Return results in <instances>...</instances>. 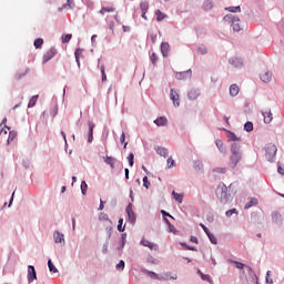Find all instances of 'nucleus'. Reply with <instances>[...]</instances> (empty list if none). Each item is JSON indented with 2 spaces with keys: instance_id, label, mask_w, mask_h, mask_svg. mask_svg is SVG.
I'll list each match as a JSON object with an SVG mask.
<instances>
[{
  "instance_id": "1",
  "label": "nucleus",
  "mask_w": 284,
  "mask_h": 284,
  "mask_svg": "<svg viewBox=\"0 0 284 284\" xmlns=\"http://www.w3.org/2000/svg\"><path fill=\"white\" fill-rule=\"evenodd\" d=\"M243 159V152H241V144L234 142L231 145V156L229 159V166L234 170Z\"/></svg>"
},
{
  "instance_id": "2",
  "label": "nucleus",
  "mask_w": 284,
  "mask_h": 284,
  "mask_svg": "<svg viewBox=\"0 0 284 284\" xmlns=\"http://www.w3.org/2000/svg\"><path fill=\"white\" fill-rule=\"evenodd\" d=\"M230 190H232V184L227 186L225 183H220L215 190L216 199L223 204L230 203Z\"/></svg>"
},
{
  "instance_id": "3",
  "label": "nucleus",
  "mask_w": 284,
  "mask_h": 284,
  "mask_svg": "<svg viewBox=\"0 0 284 284\" xmlns=\"http://www.w3.org/2000/svg\"><path fill=\"white\" fill-rule=\"evenodd\" d=\"M224 21L231 23L234 32H241V20L233 14H227L224 17Z\"/></svg>"
},
{
  "instance_id": "4",
  "label": "nucleus",
  "mask_w": 284,
  "mask_h": 284,
  "mask_svg": "<svg viewBox=\"0 0 284 284\" xmlns=\"http://www.w3.org/2000/svg\"><path fill=\"white\" fill-rule=\"evenodd\" d=\"M265 152L266 159L268 161H274V159H276V152H278V149L274 144L270 143L266 145Z\"/></svg>"
},
{
  "instance_id": "5",
  "label": "nucleus",
  "mask_w": 284,
  "mask_h": 284,
  "mask_svg": "<svg viewBox=\"0 0 284 284\" xmlns=\"http://www.w3.org/2000/svg\"><path fill=\"white\" fill-rule=\"evenodd\" d=\"M144 274H146V276H150V278H155L158 281H170L171 278H176V277H170L169 274H165L164 277H160L156 273L152 272V271H144Z\"/></svg>"
},
{
  "instance_id": "6",
  "label": "nucleus",
  "mask_w": 284,
  "mask_h": 284,
  "mask_svg": "<svg viewBox=\"0 0 284 284\" xmlns=\"http://www.w3.org/2000/svg\"><path fill=\"white\" fill-rule=\"evenodd\" d=\"M170 99H171V101H173V105L175 108H179L181 105V99H180L179 92L176 90L171 89Z\"/></svg>"
},
{
  "instance_id": "7",
  "label": "nucleus",
  "mask_w": 284,
  "mask_h": 284,
  "mask_svg": "<svg viewBox=\"0 0 284 284\" xmlns=\"http://www.w3.org/2000/svg\"><path fill=\"white\" fill-rule=\"evenodd\" d=\"M175 79H178V81H185L186 79H192V70L189 69L184 72H175Z\"/></svg>"
},
{
  "instance_id": "8",
  "label": "nucleus",
  "mask_w": 284,
  "mask_h": 284,
  "mask_svg": "<svg viewBox=\"0 0 284 284\" xmlns=\"http://www.w3.org/2000/svg\"><path fill=\"white\" fill-rule=\"evenodd\" d=\"M126 214H128V219H129V222L134 225L136 223V214L134 213V210H132V205L129 204L126 206Z\"/></svg>"
},
{
  "instance_id": "9",
  "label": "nucleus",
  "mask_w": 284,
  "mask_h": 284,
  "mask_svg": "<svg viewBox=\"0 0 284 284\" xmlns=\"http://www.w3.org/2000/svg\"><path fill=\"white\" fill-rule=\"evenodd\" d=\"M54 57H57V49L54 48L49 49L43 55V63H48V61H50L51 59H54Z\"/></svg>"
},
{
  "instance_id": "10",
  "label": "nucleus",
  "mask_w": 284,
  "mask_h": 284,
  "mask_svg": "<svg viewBox=\"0 0 284 284\" xmlns=\"http://www.w3.org/2000/svg\"><path fill=\"white\" fill-rule=\"evenodd\" d=\"M37 281V271L32 265L28 266V283Z\"/></svg>"
},
{
  "instance_id": "11",
  "label": "nucleus",
  "mask_w": 284,
  "mask_h": 284,
  "mask_svg": "<svg viewBox=\"0 0 284 284\" xmlns=\"http://www.w3.org/2000/svg\"><path fill=\"white\" fill-rule=\"evenodd\" d=\"M201 97V91L199 89H191L187 93L190 101H196Z\"/></svg>"
},
{
  "instance_id": "12",
  "label": "nucleus",
  "mask_w": 284,
  "mask_h": 284,
  "mask_svg": "<svg viewBox=\"0 0 284 284\" xmlns=\"http://www.w3.org/2000/svg\"><path fill=\"white\" fill-rule=\"evenodd\" d=\"M260 78L263 83H270L272 81V73L267 70H264L261 72Z\"/></svg>"
},
{
  "instance_id": "13",
  "label": "nucleus",
  "mask_w": 284,
  "mask_h": 284,
  "mask_svg": "<svg viewBox=\"0 0 284 284\" xmlns=\"http://www.w3.org/2000/svg\"><path fill=\"white\" fill-rule=\"evenodd\" d=\"M9 133H10V128H8V125L0 128V141H8Z\"/></svg>"
},
{
  "instance_id": "14",
  "label": "nucleus",
  "mask_w": 284,
  "mask_h": 284,
  "mask_svg": "<svg viewBox=\"0 0 284 284\" xmlns=\"http://www.w3.org/2000/svg\"><path fill=\"white\" fill-rule=\"evenodd\" d=\"M141 245H143L144 247H149V250H159V245H156L145 239H142Z\"/></svg>"
},
{
  "instance_id": "15",
  "label": "nucleus",
  "mask_w": 284,
  "mask_h": 284,
  "mask_svg": "<svg viewBox=\"0 0 284 284\" xmlns=\"http://www.w3.org/2000/svg\"><path fill=\"white\" fill-rule=\"evenodd\" d=\"M263 116H264V123H272L274 116L272 114V111L267 110L262 112Z\"/></svg>"
},
{
  "instance_id": "16",
  "label": "nucleus",
  "mask_w": 284,
  "mask_h": 284,
  "mask_svg": "<svg viewBox=\"0 0 284 284\" xmlns=\"http://www.w3.org/2000/svg\"><path fill=\"white\" fill-rule=\"evenodd\" d=\"M154 123H155V125H158V126H165V125H168V118H165V116H160V118H158L156 120H154Z\"/></svg>"
},
{
  "instance_id": "17",
  "label": "nucleus",
  "mask_w": 284,
  "mask_h": 284,
  "mask_svg": "<svg viewBox=\"0 0 284 284\" xmlns=\"http://www.w3.org/2000/svg\"><path fill=\"white\" fill-rule=\"evenodd\" d=\"M215 145H216L217 150H220V152H222V154H225V152H227V149L225 148V144L223 143L222 140H216Z\"/></svg>"
},
{
  "instance_id": "18",
  "label": "nucleus",
  "mask_w": 284,
  "mask_h": 284,
  "mask_svg": "<svg viewBox=\"0 0 284 284\" xmlns=\"http://www.w3.org/2000/svg\"><path fill=\"white\" fill-rule=\"evenodd\" d=\"M81 54H83V49H75L74 57H75L78 68H81V61H80Z\"/></svg>"
},
{
  "instance_id": "19",
  "label": "nucleus",
  "mask_w": 284,
  "mask_h": 284,
  "mask_svg": "<svg viewBox=\"0 0 284 284\" xmlns=\"http://www.w3.org/2000/svg\"><path fill=\"white\" fill-rule=\"evenodd\" d=\"M161 52L163 54V57H166L170 52V43L168 42H162L161 44Z\"/></svg>"
},
{
  "instance_id": "20",
  "label": "nucleus",
  "mask_w": 284,
  "mask_h": 284,
  "mask_svg": "<svg viewBox=\"0 0 284 284\" xmlns=\"http://www.w3.org/2000/svg\"><path fill=\"white\" fill-rule=\"evenodd\" d=\"M93 134H94V123L89 122V138H88L89 143H92V140L94 139Z\"/></svg>"
},
{
  "instance_id": "21",
  "label": "nucleus",
  "mask_w": 284,
  "mask_h": 284,
  "mask_svg": "<svg viewBox=\"0 0 284 284\" xmlns=\"http://www.w3.org/2000/svg\"><path fill=\"white\" fill-rule=\"evenodd\" d=\"M156 21H165L168 14L163 13L161 10L155 11Z\"/></svg>"
},
{
  "instance_id": "22",
  "label": "nucleus",
  "mask_w": 284,
  "mask_h": 284,
  "mask_svg": "<svg viewBox=\"0 0 284 284\" xmlns=\"http://www.w3.org/2000/svg\"><path fill=\"white\" fill-rule=\"evenodd\" d=\"M63 234L61 233V232H55L54 234H53V239H54V242L55 243H63V241H64V239H63Z\"/></svg>"
},
{
  "instance_id": "23",
  "label": "nucleus",
  "mask_w": 284,
  "mask_h": 284,
  "mask_svg": "<svg viewBox=\"0 0 284 284\" xmlns=\"http://www.w3.org/2000/svg\"><path fill=\"white\" fill-rule=\"evenodd\" d=\"M240 92L239 85L237 84H232L230 87V94L231 97H236Z\"/></svg>"
},
{
  "instance_id": "24",
  "label": "nucleus",
  "mask_w": 284,
  "mask_h": 284,
  "mask_svg": "<svg viewBox=\"0 0 284 284\" xmlns=\"http://www.w3.org/2000/svg\"><path fill=\"white\" fill-rule=\"evenodd\" d=\"M104 163H106V165H110V168H112V170H114V163H116V159H114L112 156H106L104 160Z\"/></svg>"
},
{
  "instance_id": "25",
  "label": "nucleus",
  "mask_w": 284,
  "mask_h": 284,
  "mask_svg": "<svg viewBox=\"0 0 284 284\" xmlns=\"http://www.w3.org/2000/svg\"><path fill=\"white\" fill-rule=\"evenodd\" d=\"M156 153H158L160 156H163L164 159L168 158V154H169L168 149L162 148V146H159V148L156 149Z\"/></svg>"
},
{
  "instance_id": "26",
  "label": "nucleus",
  "mask_w": 284,
  "mask_h": 284,
  "mask_svg": "<svg viewBox=\"0 0 284 284\" xmlns=\"http://www.w3.org/2000/svg\"><path fill=\"white\" fill-rule=\"evenodd\" d=\"M14 139H17V132H14V131H9V135H8V138H7V143H8V145H10V142H11V141H14Z\"/></svg>"
},
{
  "instance_id": "27",
  "label": "nucleus",
  "mask_w": 284,
  "mask_h": 284,
  "mask_svg": "<svg viewBox=\"0 0 284 284\" xmlns=\"http://www.w3.org/2000/svg\"><path fill=\"white\" fill-rule=\"evenodd\" d=\"M48 267H49V272H52L53 274H57V272H59L57 266H54V264L52 263V260L48 261Z\"/></svg>"
},
{
  "instance_id": "28",
  "label": "nucleus",
  "mask_w": 284,
  "mask_h": 284,
  "mask_svg": "<svg viewBox=\"0 0 284 284\" xmlns=\"http://www.w3.org/2000/svg\"><path fill=\"white\" fill-rule=\"evenodd\" d=\"M213 172H215V174H227V168L217 166L213 169Z\"/></svg>"
},
{
  "instance_id": "29",
  "label": "nucleus",
  "mask_w": 284,
  "mask_h": 284,
  "mask_svg": "<svg viewBox=\"0 0 284 284\" xmlns=\"http://www.w3.org/2000/svg\"><path fill=\"white\" fill-rule=\"evenodd\" d=\"M37 101H39V95H33L28 104V108H34V105H37Z\"/></svg>"
},
{
  "instance_id": "30",
  "label": "nucleus",
  "mask_w": 284,
  "mask_h": 284,
  "mask_svg": "<svg viewBox=\"0 0 284 284\" xmlns=\"http://www.w3.org/2000/svg\"><path fill=\"white\" fill-rule=\"evenodd\" d=\"M172 195H173V199L175 201H178V203H183V195L182 194H179V193H176V191H173Z\"/></svg>"
},
{
  "instance_id": "31",
  "label": "nucleus",
  "mask_w": 284,
  "mask_h": 284,
  "mask_svg": "<svg viewBox=\"0 0 284 284\" xmlns=\"http://www.w3.org/2000/svg\"><path fill=\"white\" fill-rule=\"evenodd\" d=\"M237 270H243V267H245L247 270V272H252V267L246 266L245 264L241 263V262H234Z\"/></svg>"
},
{
  "instance_id": "32",
  "label": "nucleus",
  "mask_w": 284,
  "mask_h": 284,
  "mask_svg": "<svg viewBox=\"0 0 284 284\" xmlns=\"http://www.w3.org/2000/svg\"><path fill=\"white\" fill-rule=\"evenodd\" d=\"M252 205H258V200L253 199L251 200L248 203L245 204V210H250V207H252Z\"/></svg>"
},
{
  "instance_id": "33",
  "label": "nucleus",
  "mask_w": 284,
  "mask_h": 284,
  "mask_svg": "<svg viewBox=\"0 0 284 284\" xmlns=\"http://www.w3.org/2000/svg\"><path fill=\"white\" fill-rule=\"evenodd\" d=\"M33 45L37 50H39V48H41V45H43V39H41V38L36 39L33 42Z\"/></svg>"
},
{
  "instance_id": "34",
  "label": "nucleus",
  "mask_w": 284,
  "mask_h": 284,
  "mask_svg": "<svg viewBox=\"0 0 284 284\" xmlns=\"http://www.w3.org/2000/svg\"><path fill=\"white\" fill-rule=\"evenodd\" d=\"M105 12H114V8L113 7H103L100 10V14H105Z\"/></svg>"
},
{
  "instance_id": "35",
  "label": "nucleus",
  "mask_w": 284,
  "mask_h": 284,
  "mask_svg": "<svg viewBox=\"0 0 284 284\" xmlns=\"http://www.w3.org/2000/svg\"><path fill=\"white\" fill-rule=\"evenodd\" d=\"M244 130H245L246 132H252V130H254V124H253L252 122H246V123L244 124Z\"/></svg>"
},
{
  "instance_id": "36",
  "label": "nucleus",
  "mask_w": 284,
  "mask_h": 284,
  "mask_svg": "<svg viewBox=\"0 0 284 284\" xmlns=\"http://www.w3.org/2000/svg\"><path fill=\"white\" fill-rule=\"evenodd\" d=\"M100 72L102 74V81H108V75L105 74V65H100Z\"/></svg>"
},
{
  "instance_id": "37",
  "label": "nucleus",
  "mask_w": 284,
  "mask_h": 284,
  "mask_svg": "<svg viewBox=\"0 0 284 284\" xmlns=\"http://www.w3.org/2000/svg\"><path fill=\"white\" fill-rule=\"evenodd\" d=\"M149 8H150V4L148 2L140 3V9L142 10V12H148Z\"/></svg>"
},
{
  "instance_id": "38",
  "label": "nucleus",
  "mask_w": 284,
  "mask_h": 284,
  "mask_svg": "<svg viewBox=\"0 0 284 284\" xmlns=\"http://www.w3.org/2000/svg\"><path fill=\"white\" fill-rule=\"evenodd\" d=\"M212 8H214V4L212 3V1H210V0H206L205 2H204V10H212Z\"/></svg>"
},
{
  "instance_id": "39",
  "label": "nucleus",
  "mask_w": 284,
  "mask_h": 284,
  "mask_svg": "<svg viewBox=\"0 0 284 284\" xmlns=\"http://www.w3.org/2000/svg\"><path fill=\"white\" fill-rule=\"evenodd\" d=\"M72 40V34L68 33L65 36H62V43H70Z\"/></svg>"
},
{
  "instance_id": "40",
  "label": "nucleus",
  "mask_w": 284,
  "mask_h": 284,
  "mask_svg": "<svg viewBox=\"0 0 284 284\" xmlns=\"http://www.w3.org/2000/svg\"><path fill=\"white\" fill-rule=\"evenodd\" d=\"M72 3H74L73 0H68L67 3L59 8V12H61V10H63L64 8H72Z\"/></svg>"
},
{
  "instance_id": "41",
  "label": "nucleus",
  "mask_w": 284,
  "mask_h": 284,
  "mask_svg": "<svg viewBox=\"0 0 284 284\" xmlns=\"http://www.w3.org/2000/svg\"><path fill=\"white\" fill-rule=\"evenodd\" d=\"M206 236H209L211 243H213V245H216L217 240L216 236H214V234H212L211 232L206 234Z\"/></svg>"
},
{
  "instance_id": "42",
  "label": "nucleus",
  "mask_w": 284,
  "mask_h": 284,
  "mask_svg": "<svg viewBox=\"0 0 284 284\" xmlns=\"http://www.w3.org/2000/svg\"><path fill=\"white\" fill-rule=\"evenodd\" d=\"M81 192L83 195H85V192H88V183H85V181L81 182Z\"/></svg>"
},
{
  "instance_id": "43",
  "label": "nucleus",
  "mask_w": 284,
  "mask_h": 284,
  "mask_svg": "<svg viewBox=\"0 0 284 284\" xmlns=\"http://www.w3.org/2000/svg\"><path fill=\"white\" fill-rule=\"evenodd\" d=\"M129 165L132 168L134 165V153H130L128 156Z\"/></svg>"
},
{
  "instance_id": "44",
  "label": "nucleus",
  "mask_w": 284,
  "mask_h": 284,
  "mask_svg": "<svg viewBox=\"0 0 284 284\" xmlns=\"http://www.w3.org/2000/svg\"><path fill=\"white\" fill-rule=\"evenodd\" d=\"M118 230L119 232H125V226H123V219L119 220Z\"/></svg>"
},
{
  "instance_id": "45",
  "label": "nucleus",
  "mask_w": 284,
  "mask_h": 284,
  "mask_svg": "<svg viewBox=\"0 0 284 284\" xmlns=\"http://www.w3.org/2000/svg\"><path fill=\"white\" fill-rule=\"evenodd\" d=\"M231 63L235 68H241V65H243V63L241 61H239V59L231 60Z\"/></svg>"
},
{
  "instance_id": "46",
  "label": "nucleus",
  "mask_w": 284,
  "mask_h": 284,
  "mask_svg": "<svg viewBox=\"0 0 284 284\" xmlns=\"http://www.w3.org/2000/svg\"><path fill=\"white\" fill-rule=\"evenodd\" d=\"M226 10H229V12H241V7H229Z\"/></svg>"
},
{
  "instance_id": "47",
  "label": "nucleus",
  "mask_w": 284,
  "mask_h": 284,
  "mask_svg": "<svg viewBox=\"0 0 284 284\" xmlns=\"http://www.w3.org/2000/svg\"><path fill=\"white\" fill-rule=\"evenodd\" d=\"M153 65H156V62L159 61V57H156V53H152L150 58Z\"/></svg>"
},
{
  "instance_id": "48",
  "label": "nucleus",
  "mask_w": 284,
  "mask_h": 284,
  "mask_svg": "<svg viewBox=\"0 0 284 284\" xmlns=\"http://www.w3.org/2000/svg\"><path fill=\"white\" fill-rule=\"evenodd\" d=\"M197 272H199L202 281H209V282L211 281L210 275L203 274L201 271H197Z\"/></svg>"
},
{
  "instance_id": "49",
  "label": "nucleus",
  "mask_w": 284,
  "mask_h": 284,
  "mask_svg": "<svg viewBox=\"0 0 284 284\" xmlns=\"http://www.w3.org/2000/svg\"><path fill=\"white\" fill-rule=\"evenodd\" d=\"M166 163H168V168H174V165H175L174 159H172V158H169L166 160Z\"/></svg>"
},
{
  "instance_id": "50",
  "label": "nucleus",
  "mask_w": 284,
  "mask_h": 284,
  "mask_svg": "<svg viewBox=\"0 0 284 284\" xmlns=\"http://www.w3.org/2000/svg\"><path fill=\"white\" fill-rule=\"evenodd\" d=\"M229 139H230V141H241V139L237 138L234 133H230Z\"/></svg>"
},
{
  "instance_id": "51",
  "label": "nucleus",
  "mask_w": 284,
  "mask_h": 284,
  "mask_svg": "<svg viewBox=\"0 0 284 284\" xmlns=\"http://www.w3.org/2000/svg\"><path fill=\"white\" fill-rule=\"evenodd\" d=\"M239 212L236 211V209H231L229 211L225 212L226 216H232V214H237Z\"/></svg>"
},
{
  "instance_id": "52",
  "label": "nucleus",
  "mask_w": 284,
  "mask_h": 284,
  "mask_svg": "<svg viewBox=\"0 0 284 284\" xmlns=\"http://www.w3.org/2000/svg\"><path fill=\"white\" fill-rule=\"evenodd\" d=\"M124 267H125V262L121 260L120 263L116 264V270H123Z\"/></svg>"
},
{
  "instance_id": "53",
  "label": "nucleus",
  "mask_w": 284,
  "mask_h": 284,
  "mask_svg": "<svg viewBox=\"0 0 284 284\" xmlns=\"http://www.w3.org/2000/svg\"><path fill=\"white\" fill-rule=\"evenodd\" d=\"M143 185L146 187V190L150 187V181L148 180V176L143 178Z\"/></svg>"
},
{
  "instance_id": "54",
  "label": "nucleus",
  "mask_w": 284,
  "mask_h": 284,
  "mask_svg": "<svg viewBox=\"0 0 284 284\" xmlns=\"http://www.w3.org/2000/svg\"><path fill=\"white\" fill-rule=\"evenodd\" d=\"M200 227H202V230L205 232V234H210V229H207V226H205V224L201 223Z\"/></svg>"
},
{
  "instance_id": "55",
  "label": "nucleus",
  "mask_w": 284,
  "mask_h": 284,
  "mask_svg": "<svg viewBox=\"0 0 284 284\" xmlns=\"http://www.w3.org/2000/svg\"><path fill=\"white\" fill-rule=\"evenodd\" d=\"M120 142L125 143V132H122V134L120 136Z\"/></svg>"
},
{
  "instance_id": "56",
  "label": "nucleus",
  "mask_w": 284,
  "mask_h": 284,
  "mask_svg": "<svg viewBox=\"0 0 284 284\" xmlns=\"http://www.w3.org/2000/svg\"><path fill=\"white\" fill-rule=\"evenodd\" d=\"M125 234H122L121 235V239H122V245H121V247L123 248V247H125Z\"/></svg>"
},
{
  "instance_id": "57",
  "label": "nucleus",
  "mask_w": 284,
  "mask_h": 284,
  "mask_svg": "<svg viewBox=\"0 0 284 284\" xmlns=\"http://www.w3.org/2000/svg\"><path fill=\"white\" fill-rule=\"evenodd\" d=\"M6 123H8V119L4 118L0 124V128H6Z\"/></svg>"
},
{
  "instance_id": "58",
  "label": "nucleus",
  "mask_w": 284,
  "mask_h": 284,
  "mask_svg": "<svg viewBox=\"0 0 284 284\" xmlns=\"http://www.w3.org/2000/svg\"><path fill=\"white\" fill-rule=\"evenodd\" d=\"M164 221L166 223V225H169V227H171V230H173V225L170 223V220H168V217H164Z\"/></svg>"
},
{
  "instance_id": "59",
  "label": "nucleus",
  "mask_w": 284,
  "mask_h": 284,
  "mask_svg": "<svg viewBox=\"0 0 284 284\" xmlns=\"http://www.w3.org/2000/svg\"><path fill=\"white\" fill-rule=\"evenodd\" d=\"M277 172L278 174H282V176H284V169L282 166L277 168Z\"/></svg>"
},
{
  "instance_id": "60",
  "label": "nucleus",
  "mask_w": 284,
  "mask_h": 284,
  "mask_svg": "<svg viewBox=\"0 0 284 284\" xmlns=\"http://www.w3.org/2000/svg\"><path fill=\"white\" fill-rule=\"evenodd\" d=\"M266 283H270V284L273 283V281L270 278V271L266 274Z\"/></svg>"
},
{
  "instance_id": "61",
  "label": "nucleus",
  "mask_w": 284,
  "mask_h": 284,
  "mask_svg": "<svg viewBox=\"0 0 284 284\" xmlns=\"http://www.w3.org/2000/svg\"><path fill=\"white\" fill-rule=\"evenodd\" d=\"M125 179H130V170L125 169L124 170Z\"/></svg>"
},
{
  "instance_id": "62",
  "label": "nucleus",
  "mask_w": 284,
  "mask_h": 284,
  "mask_svg": "<svg viewBox=\"0 0 284 284\" xmlns=\"http://www.w3.org/2000/svg\"><path fill=\"white\" fill-rule=\"evenodd\" d=\"M191 243H199V240L195 236L191 237Z\"/></svg>"
},
{
  "instance_id": "63",
  "label": "nucleus",
  "mask_w": 284,
  "mask_h": 284,
  "mask_svg": "<svg viewBox=\"0 0 284 284\" xmlns=\"http://www.w3.org/2000/svg\"><path fill=\"white\" fill-rule=\"evenodd\" d=\"M161 214L163 215V216H172V215H170V213H168V212H165V211H161Z\"/></svg>"
},
{
  "instance_id": "64",
  "label": "nucleus",
  "mask_w": 284,
  "mask_h": 284,
  "mask_svg": "<svg viewBox=\"0 0 284 284\" xmlns=\"http://www.w3.org/2000/svg\"><path fill=\"white\" fill-rule=\"evenodd\" d=\"M104 205H103V200H100V206L99 210H103Z\"/></svg>"
}]
</instances>
